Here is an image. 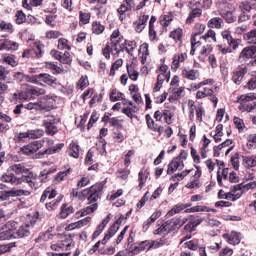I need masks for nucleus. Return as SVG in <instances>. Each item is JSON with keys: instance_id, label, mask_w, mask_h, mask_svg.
I'll use <instances>...</instances> for the list:
<instances>
[{"instance_id": "cd10ccee", "label": "nucleus", "mask_w": 256, "mask_h": 256, "mask_svg": "<svg viewBox=\"0 0 256 256\" xmlns=\"http://www.w3.org/2000/svg\"><path fill=\"white\" fill-rule=\"evenodd\" d=\"M37 137H39V135L37 134V131H35V130H31V131H28V132L20 133L18 135V138L20 139V141H23V139H27V138L37 139Z\"/></svg>"}, {"instance_id": "69168bd1", "label": "nucleus", "mask_w": 256, "mask_h": 256, "mask_svg": "<svg viewBox=\"0 0 256 256\" xmlns=\"http://www.w3.org/2000/svg\"><path fill=\"white\" fill-rule=\"evenodd\" d=\"M122 113H124V115H127L129 117V119H134V115L133 113H135V111L133 110V108L127 106V107H124L122 109Z\"/></svg>"}, {"instance_id": "a18cd8bd", "label": "nucleus", "mask_w": 256, "mask_h": 256, "mask_svg": "<svg viewBox=\"0 0 256 256\" xmlns=\"http://www.w3.org/2000/svg\"><path fill=\"white\" fill-rule=\"evenodd\" d=\"M26 19L27 18L25 16V13H23V11L18 10L16 12V23H17V25H21V24L25 23Z\"/></svg>"}, {"instance_id": "e2e57ef3", "label": "nucleus", "mask_w": 256, "mask_h": 256, "mask_svg": "<svg viewBox=\"0 0 256 256\" xmlns=\"http://www.w3.org/2000/svg\"><path fill=\"white\" fill-rule=\"evenodd\" d=\"M61 37V32L59 31H48L46 32V39H59Z\"/></svg>"}, {"instance_id": "2eb2a0df", "label": "nucleus", "mask_w": 256, "mask_h": 256, "mask_svg": "<svg viewBox=\"0 0 256 256\" xmlns=\"http://www.w3.org/2000/svg\"><path fill=\"white\" fill-rule=\"evenodd\" d=\"M222 37L225 39L230 47L232 49H237L239 47V43H237V40L233 39V36H231V32L229 31H223L222 32Z\"/></svg>"}, {"instance_id": "2f4dec72", "label": "nucleus", "mask_w": 256, "mask_h": 256, "mask_svg": "<svg viewBox=\"0 0 256 256\" xmlns=\"http://www.w3.org/2000/svg\"><path fill=\"white\" fill-rule=\"evenodd\" d=\"M125 97V94H123L120 91H117V89H113L110 93V101H121Z\"/></svg>"}, {"instance_id": "9d476101", "label": "nucleus", "mask_w": 256, "mask_h": 256, "mask_svg": "<svg viewBox=\"0 0 256 256\" xmlns=\"http://www.w3.org/2000/svg\"><path fill=\"white\" fill-rule=\"evenodd\" d=\"M133 9H135V0H123L117 11L119 15H125L129 11H133Z\"/></svg>"}, {"instance_id": "20e7f679", "label": "nucleus", "mask_w": 256, "mask_h": 256, "mask_svg": "<svg viewBox=\"0 0 256 256\" xmlns=\"http://www.w3.org/2000/svg\"><path fill=\"white\" fill-rule=\"evenodd\" d=\"M57 119L55 116H48L45 120H43V125L45 127V131L47 135H57L59 133V129L57 128Z\"/></svg>"}, {"instance_id": "a211bd4d", "label": "nucleus", "mask_w": 256, "mask_h": 256, "mask_svg": "<svg viewBox=\"0 0 256 256\" xmlns=\"http://www.w3.org/2000/svg\"><path fill=\"white\" fill-rule=\"evenodd\" d=\"M15 239V229L10 228L0 232V241H9Z\"/></svg>"}, {"instance_id": "4468645a", "label": "nucleus", "mask_w": 256, "mask_h": 256, "mask_svg": "<svg viewBox=\"0 0 256 256\" xmlns=\"http://www.w3.org/2000/svg\"><path fill=\"white\" fill-rule=\"evenodd\" d=\"M166 225H168V232L171 233L176 229H181V217H174L170 220L166 221Z\"/></svg>"}, {"instance_id": "bf43d9fd", "label": "nucleus", "mask_w": 256, "mask_h": 256, "mask_svg": "<svg viewBox=\"0 0 256 256\" xmlns=\"http://www.w3.org/2000/svg\"><path fill=\"white\" fill-rule=\"evenodd\" d=\"M0 29L1 31L6 30L9 31V33H13V24L2 21L0 23Z\"/></svg>"}, {"instance_id": "ea45409f", "label": "nucleus", "mask_w": 256, "mask_h": 256, "mask_svg": "<svg viewBox=\"0 0 256 256\" xmlns=\"http://www.w3.org/2000/svg\"><path fill=\"white\" fill-rule=\"evenodd\" d=\"M195 110H196V117H197L199 123H201L203 121V115L205 113V108H203V106L200 104L198 106H195Z\"/></svg>"}, {"instance_id": "423d86ee", "label": "nucleus", "mask_w": 256, "mask_h": 256, "mask_svg": "<svg viewBox=\"0 0 256 256\" xmlns=\"http://www.w3.org/2000/svg\"><path fill=\"white\" fill-rule=\"evenodd\" d=\"M64 147L65 143L56 144L54 147L47 148L46 150L37 153L35 155L36 159H43L45 155H55V153H59V151H61V149H63Z\"/></svg>"}, {"instance_id": "6e6552de", "label": "nucleus", "mask_w": 256, "mask_h": 256, "mask_svg": "<svg viewBox=\"0 0 256 256\" xmlns=\"http://www.w3.org/2000/svg\"><path fill=\"white\" fill-rule=\"evenodd\" d=\"M41 149V142L34 141L29 143L21 148L23 155H33V153H37Z\"/></svg>"}, {"instance_id": "473e14b6", "label": "nucleus", "mask_w": 256, "mask_h": 256, "mask_svg": "<svg viewBox=\"0 0 256 256\" xmlns=\"http://www.w3.org/2000/svg\"><path fill=\"white\" fill-rule=\"evenodd\" d=\"M203 211H206L207 213H209V207L207 206H194V207H191V208H187L185 210V213H200V212H203Z\"/></svg>"}, {"instance_id": "dca6fc26", "label": "nucleus", "mask_w": 256, "mask_h": 256, "mask_svg": "<svg viewBox=\"0 0 256 256\" xmlns=\"http://www.w3.org/2000/svg\"><path fill=\"white\" fill-rule=\"evenodd\" d=\"M181 167V161H179V158H174L169 164L167 169V175H173L175 171H179V168Z\"/></svg>"}, {"instance_id": "58836bf2", "label": "nucleus", "mask_w": 256, "mask_h": 256, "mask_svg": "<svg viewBox=\"0 0 256 256\" xmlns=\"http://www.w3.org/2000/svg\"><path fill=\"white\" fill-rule=\"evenodd\" d=\"M124 45H128V47L130 48H125L126 53H128L129 55H131L132 51H135V49L137 48V42L133 41H129V40H125L124 41Z\"/></svg>"}, {"instance_id": "0eeeda50", "label": "nucleus", "mask_w": 256, "mask_h": 256, "mask_svg": "<svg viewBox=\"0 0 256 256\" xmlns=\"http://www.w3.org/2000/svg\"><path fill=\"white\" fill-rule=\"evenodd\" d=\"M223 239L230 245H239L241 243V233L232 231L230 234L225 233L222 235Z\"/></svg>"}, {"instance_id": "4be33fe9", "label": "nucleus", "mask_w": 256, "mask_h": 256, "mask_svg": "<svg viewBox=\"0 0 256 256\" xmlns=\"http://www.w3.org/2000/svg\"><path fill=\"white\" fill-rule=\"evenodd\" d=\"M243 165L246 169H251L256 167V157L253 156H243Z\"/></svg>"}, {"instance_id": "b1692460", "label": "nucleus", "mask_w": 256, "mask_h": 256, "mask_svg": "<svg viewBox=\"0 0 256 256\" xmlns=\"http://www.w3.org/2000/svg\"><path fill=\"white\" fill-rule=\"evenodd\" d=\"M69 155L74 159H79V145L76 144L74 141L70 143L69 146Z\"/></svg>"}, {"instance_id": "412c9836", "label": "nucleus", "mask_w": 256, "mask_h": 256, "mask_svg": "<svg viewBox=\"0 0 256 256\" xmlns=\"http://www.w3.org/2000/svg\"><path fill=\"white\" fill-rule=\"evenodd\" d=\"M2 59L4 63H7L11 67H17V65H19V63L16 60L17 57H15V55L13 54H3Z\"/></svg>"}, {"instance_id": "052dcab7", "label": "nucleus", "mask_w": 256, "mask_h": 256, "mask_svg": "<svg viewBox=\"0 0 256 256\" xmlns=\"http://www.w3.org/2000/svg\"><path fill=\"white\" fill-rule=\"evenodd\" d=\"M6 193L8 197H19L21 195H24V190H6Z\"/></svg>"}, {"instance_id": "1a4fd4ad", "label": "nucleus", "mask_w": 256, "mask_h": 256, "mask_svg": "<svg viewBox=\"0 0 256 256\" xmlns=\"http://www.w3.org/2000/svg\"><path fill=\"white\" fill-rule=\"evenodd\" d=\"M17 49H19V44L17 42H13L9 39L0 40V51H17Z\"/></svg>"}, {"instance_id": "4d7b16f0", "label": "nucleus", "mask_w": 256, "mask_h": 256, "mask_svg": "<svg viewBox=\"0 0 256 256\" xmlns=\"http://www.w3.org/2000/svg\"><path fill=\"white\" fill-rule=\"evenodd\" d=\"M71 173V168H68L66 171H61L55 176V181H63L67 175Z\"/></svg>"}, {"instance_id": "5701e85b", "label": "nucleus", "mask_w": 256, "mask_h": 256, "mask_svg": "<svg viewBox=\"0 0 256 256\" xmlns=\"http://www.w3.org/2000/svg\"><path fill=\"white\" fill-rule=\"evenodd\" d=\"M203 14V10L201 8H194L188 18L186 19V23H193V20L197 17H201V15Z\"/></svg>"}, {"instance_id": "c9c22d12", "label": "nucleus", "mask_w": 256, "mask_h": 256, "mask_svg": "<svg viewBox=\"0 0 256 256\" xmlns=\"http://www.w3.org/2000/svg\"><path fill=\"white\" fill-rule=\"evenodd\" d=\"M92 31L96 35H101V33H103V31H105V26L101 25V22H94L92 24Z\"/></svg>"}, {"instance_id": "bb28decb", "label": "nucleus", "mask_w": 256, "mask_h": 256, "mask_svg": "<svg viewBox=\"0 0 256 256\" xmlns=\"http://www.w3.org/2000/svg\"><path fill=\"white\" fill-rule=\"evenodd\" d=\"M45 67H46V69H50V71H52L53 75H61V71H63L61 69V67L57 66V64H55L53 62H46Z\"/></svg>"}, {"instance_id": "0e129e2a", "label": "nucleus", "mask_w": 256, "mask_h": 256, "mask_svg": "<svg viewBox=\"0 0 256 256\" xmlns=\"http://www.w3.org/2000/svg\"><path fill=\"white\" fill-rule=\"evenodd\" d=\"M247 141H248L247 147H249V149L255 147L254 144H256V134H250V135H248Z\"/></svg>"}, {"instance_id": "338daca9", "label": "nucleus", "mask_w": 256, "mask_h": 256, "mask_svg": "<svg viewBox=\"0 0 256 256\" xmlns=\"http://www.w3.org/2000/svg\"><path fill=\"white\" fill-rule=\"evenodd\" d=\"M45 47V45L43 44H37L36 48L34 49V53L36 55V57H43V48Z\"/></svg>"}, {"instance_id": "c756f323", "label": "nucleus", "mask_w": 256, "mask_h": 256, "mask_svg": "<svg viewBox=\"0 0 256 256\" xmlns=\"http://www.w3.org/2000/svg\"><path fill=\"white\" fill-rule=\"evenodd\" d=\"M223 23V19L219 17L212 18L208 21V27L210 29H213L215 27L216 29H221V25Z\"/></svg>"}, {"instance_id": "f257e3e1", "label": "nucleus", "mask_w": 256, "mask_h": 256, "mask_svg": "<svg viewBox=\"0 0 256 256\" xmlns=\"http://www.w3.org/2000/svg\"><path fill=\"white\" fill-rule=\"evenodd\" d=\"M103 185H105V181L101 182L100 184L93 185L90 188L84 189L81 193H79L78 199L83 201V199L87 197L89 204L97 203L99 195H101V192L103 191Z\"/></svg>"}, {"instance_id": "9b49d317", "label": "nucleus", "mask_w": 256, "mask_h": 256, "mask_svg": "<svg viewBox=\"0 0 256 256\" xmlns=\"http://www.w3.org/2000/svg\"><path fill=\"white\" fill-rule=\"evenodd\" d=\"M147 21H149V15H142L137 21L133 23L136 33H141L143 29H145Z\"/></svg>"}, {"instance_id": "393cba45", "label": "nucleus", "mask_w": 256, "mask_h": 256, "mask_svg": "<svg viewBox=\"0 0 256 256\" xmlns=\"http://www.w3.org/2000/svg\"><path fill=\"white\" fill-rule=\"evenodd\" d=\"M75 209H73V206H67V204H63L61 207L60 217L61 219H67L71 213H73Z\"/></svg>"}, {"instance_id": "6e6d98bb", "label": "nucleus", "mask_w": 256, "mask_h": 256, "mask_svg": "<svg viewBox=\"0 0 256 256\" xmlns=\"http://www.w3.org/2000/svg\"><path fill=\"white\" fill-rule=\"evenodd\" d=\"M190 223L195 227H199L203 223V218L199 216H190Z\"/></svg>"}, {"instance_id": "f8f14e48", "label": "nucleus", "mask_w": 256, "mask_h": 256, "mask_svg": "<svg viewBox=\"0 0 256 256\" xmlns=\"http://www.w3.org/2000/svg\"><path fill=\"white\" fill-rule=\"evenodd\" d=\"M31 235V230L29 229V224L20 226L18 229H15V239H23Z\"/></svg>"}, {"instance_id": "79ce46f5", "label": "nucleus", "mask_w": 256, "mask_h": 256, "mask_svg": "<svg viewBox=\"0 0 256 256\" xmlns=\"http://www.w3.org/2000/svg\"><path fill=\"white\" fill-rule=\"evenodd\" d=\"M167 231V235H169V224L167 221L163 223L158 229L155 230L154 235H161V233H165Z\"/></svg>"}, {"instance_id": "a878e982", "label": "nucleus", "mask_w": 256, "mask_h": 256, "mask_svg": "<svg viewBox=\"0 0 256 256\" xmlns=\"http://www.w3.org/2000/svg\"><path fill=\"white\" fill-rule=\"evenodd\" d=\"M37 111H50L52 109L51 106L47 103V99L42 98L37 103Z\"/></svg>"}, {"instance_id": "c85d7f7f", "label": "nucleus", "mask_w": 256, "mask_h": 256, "mask_svg": "<svg viewBox=\"0 0 256 256\" xmlns=\"http://www.w3.org/2000/svg\"><path fill=\"white\" fill-rule=\"evenodd\" d=\"M221 17L225 19L226 23H235V21H237V18H235L231 11L223 10L221 12Z\"/></svg>"}, {"instance_id": "f03ea898", "label": "nucleus", "mask_w": 256, "mask_h": 256, "mask_svg": "<svg viewBox=\"0 0 256 256\" xmlns=\"http://www.w3.org/2000/svg\"><path fill=\"white\" fill-rule=\"evenodd\" d=\"M28 80H30V83H36L37 85H42V83H45L54 89H57V87L61 85V83L57 81V78L47 73L33 75L32 77H28Z\"/></svg>"}, {"instance_id": "c03bdc74", "label": "nucleus", "mask_w": 256, "mask_h": 256, "mask_svg": "<svg viewBox=\"0 0 256 256\" xmlns=\"http://www.w3.org/2000/svg\"><path fill=\"white\" fill-rule=\"evenodd\" d=\"M143 175L146 177H149V170L146 169L144 172L143 171H140L138 173V179H139V187L140 189H143V185H145V181L143 180Z\"/></svg>"}, {"instance_id": "5fc2aeb1", "label": "nucleus", "mask_w": 256, "mask_h": 256, "mask_svg": "<svg viewBox=\"0 0 256 256\" xmlns=\"http://www.w3.org/2000/svg\"><path fill=\"white\" fill-rule=\"evenodd\" d=\"M162 117H164L165 123H167V125H171V123H173V121L171 120L173 119V113H171L170 110H165L162 113Z\"/></svg>"}, {"instance_id": "09e8293b", "label": "nucleus", "mask_w": 256, "mask_h": 256, "mask_svg": "<svg viewBox=\"0 0 256 256\" xmlns=\"http://www.w3.org/2000/svg\"><path fill=\"white\" fill-rule=\"evenodd\" d=\"M109 124L111 127H117V129H123V124H121V120L117 117H112L109 120Z\"/></svg>"}, {"instance_id": "6ab92c4d", "label": "nucleus", "mask_w": 256, "mask_h": 256, "mask_svg": "<svg viewBox=\"0 0 256 256\" xmlns=\"http://www.w3.org/2000/svg\"><path fill=\"white\" fill-rule=\"evenodd\" d=\"M183 77L186 79H189L190 81H195L196 79H199V70H187L184 69L182 71Z\"/></svg>"}, {"instance_id": "49530a36", "label": "nucleus", "mask_w": 256, "mask_h": 256, "mask_svg": "<svg viewBox=\"0 0 256 256\" xmlns=\"http://www.w3.org/2000/svg\"><path fill=\"white\" fill-rule=\"evenodd\" d=\"M119 35H120L119 30H115L111 35L110 41H111V43L114 44V47H117V45H119V43L121 41V38H119ZM117 39H119V40H117Z\"/></svg>"}, {"instance_id": "774afa93", "label": "nucleus", "mask_w": 256, "mask_h": 256, "mask_svg": "<svg viewBox=\"0 0 256 256\" xmlns=\"http://www.w3.org/2000/svg\"><path fill=\"white\" fill-rule=\"evenodd\" d=\"M233 255V249L231 248H224L220 251V256H231Z\"/></svg>"}, {"instance_id": "39448f33", "label": "nucleus", "mask_w": 256, "mask_h": 256, "mask_svg": "<svg viewBox=\"0 0 256 256\" xmlns=\"http://www.w3.org/2000/svg\"><path fill=\"white\" fill-rule=\"evenodd\" d=\"M256 55V46H248L243 48V50L241 51L238 61L239 63H243L245 62L246 59H253L255 58Z\"/></svg>"}, {"instance_id": "f704fd0d", "label": "nucleus", "mask_w": 256, "mask_h": 256, "mask_svg": "<svg viewBox=\"0 0 256 256\" xmlns=\"http://www.w3.org/2000/svg\"><path fill=\"white\" fill-rule=\"evenodd\" d=\"M127 72L132 81H137L139 79V72L133 68V66L127 65Z\"/></svg>"}, {"instance_id": "aec40b11", "label": "nucleus", "mask_w": 256, "mask_h": 256, "mask_svg": "<svg viewBox=\"0 0 256 256\" xmlns=\"http://www.w3.org/2000/svg\"><path fill=\"white\" fill-rule=\"evenodd\" d=\"M181 211H185V204L178 203L172 207L166 214V217H173V215H177V213H181Z\"/></svg>"}, {"instance_id": "7ed1b4c3", "label": "nucleus", "mask_w": 256, "mask_h": 256, "mask_svg": "<svg viewBox=\"0 0 256 256\" xmlns=\"http://www.w3.org/2000/svg\"><path fill=\"white\" fill-rule=\"evenodd\" d=\"M255 98L256 94L251 93L239 96L237 100V103H240L238 109L240 111H247L248 113H251V111H254V109H256V103H249V101H253Z\"/></svg>"}, {"instance_id": "de8ad7c7", "label": "nucleus", "mask_w": 256, "mask_h": 256, "mask_svg": "<svg viewBox=\"0 0 256 256\" xmlns=\"http://www.w3.org/2000/svg\"><path fill=\"white\" fill-rule=\"evenodd\" d=\"M29 77L33 76L25 75L23 72H16L14 74V79H16V81H23L25 79L26 81H28V83H31Z\"/></svg>"}, {"instance_id": "37998d69", "label": "nucleus", "mask_w": 256, "mask_h": 256, "mask_svg": "<svg viewBox=\"0 0 256 256\" xmlns=\"http://www.w3.org/2000/svg\"><path fill=\"white\" fill-rule=\"evenodd\" d=\"M71 61V54H69V52L61 54L60 63H63L64 65H71Z\"/></svg>"}, {"instance_id": "680f3d73", "label": "nucleus", "mask_w": 256, "mask_h": 256, "mask_svg": "<svg viewBox=\"0 0 256 256\" xmlns=\"http://www.w3.org/2000/svg\"><path fill=\"white\" fill-rule=\"evenodd\" d=\"M163 81H164L163 76L161 74H159L157 77V83L155 84V86L153 88L154 93H157V91L161 90V85H163Z\"/></svg>"}, {"instance_id": "f3484780", "label": "nucleus", "mask_w": 256, "mask_h": 256, "mask_svg": "<svg viewBox=\"0 0 256 256\" xmlns=\"http://www.w3.org/2000/svg\"><path fill=\"white\" fill-rule=\"evenodd\" d=\"M23 92L26 93V96H28L29 99H33V97H39V95H41V90L34 86H27Z\"/></svg>"}, {"instance_id": "13d9d810", "label": "nucleus", "mask_w": 256, "mask_h": 256, "mask_svg": "<svg viewBox=\"0 0 256 256\" xmlns=\"http://www.w3.org/2000/svg\"><path fill=\"white\" fill-rule=\"evenodd\" d=\"M241 13H246L249 14L251 13V11H253V8L250 7V5L248 3L242 2L239 6Z\"/></svg>"}, {"instance_id": "ddd939ff", "label": "nucleus", "mask_w": 256, "mask_h": 256, "mask_svg": "<svg viewBox=\"0 0 256 256\" xmlns=\"http://www.w3.org/2000/svg\"><path fill=\"white\" fill-rule=\"evenodd\" d=\"M247 75V68H239L233 73L232 80L235 85H241V81H243V77Z\"/></svg>"}, {"instance_id": "4c0bfd02", "label": "nucleus", "mask_w": 256, "mask_h": 256, "mask_svg": "<svg viewBox=\"0 0 256 256\" xmlns=\"http://www.w3.org/2000/svg\"><path fill=\"white\" fill-rule=\"evenodd\" d=\"M244 39L249 41V43L256 44V29L251 30L250 32L244 34Z\"/></svg>"}, {"instance_id": "3c124183", "label": "nucleus", "mask_w": 256, "mask_h": 256, "mask_svg": "<svg viewBox=\"0 0 256 256\" xmlns=\"http://www.w3.org/2000/svg\"><path fill=\"white\" fill-rule=\"evenodd\" d=\"M230 161H231V164H232V166H233V169H234L235 171H239V153H235V154L231 157Z\"/></svg>"}, {"instance_id": "72a5a7b5", "label": "nucleus", "mask_w": 256, "mask_h": 256, "mask_svg": "<svg viewBox=\"0 0 256 256\" xmlns=\"http://www.w3.org/2000/svg\"><path fill=\"white\" fill-rule=\"evenodd\" d=\"M97 207H99V205L94 203L91 206L84 208L81 210L80 217H85V215H89V213H95V211H97Z\"/></svg>"}, {"instance_id": "864d4df0", "label": "nucleus", "mask_w": 256, "mask_h": 256, "mask_svg": "<svg viewBox=\"0 0 256 256\" xmlns=\"http://www.w3.org/2000/svg\"><path fill=\"white\" fill-rule=\"evenodd\" d=\"M119 231V226L113 224L109 227L106 236L111 239V237H115V234Z\"/></svg>"}, {"instance_id": "8fccbe9b", "label": "nucleus", "mask_w": 256, "mask_h": 256, "mask_svg": "<svg viewBox=\"0 0 256 256\" xmlns=\"http://www.w3.org/2000/svg\"><path fill=\"white\" fill-rule=\"evenodd\" d=\"M1 181L3 183H11V185H14V183H15V176L13 174H4L1 177Z\"/></svg>"}, {"instance_id": "7c9ffc66", "label": "nucleus", "mask_w": 256, "mask_h": 256, "mask_svg": "<svg viewBox=\"0 0 256 256\" xmlns=\"http://www.w3.org/2000/svg\"><path fill=\"white\" fill-rule=\"evenodd\" d=\"M11 171H14L16 175H21V173H29V169L25 168L23 164H14L10 167Z\"/></svg>"}, {"instance_id": "a19ab883", "label": "nucleus", "mask_w": 256, "mask_h": 256, "mask_svg": "<svg viewBox=\"0 0 256 256\" xmlns=\"http://www.w3.org/2000/svg\"><path fill=\"white\" fill-rule=\"evenodd\" d=\"M79 19H80V22L83 23V25H87V23H89V21L91 20V14L80 11Z\"/></svg>"}, {"instance_id": "e433bc0d", "label": "nucleus", "mask_w": 256, "mask_h": 256, "mask_svg": "<svg viewBox=\"0 0 256 256\" xmlns=\"http://www.w3.org/2000/svg\"><path fill=\"white\" fill-rule=\"evenodd\" d=\"M170 37L174 39V41H181L183 37V29L178 28L170 33Z\"/></svg>"}, {"instance_id": "603ef678", "label": "nucleus", "mask_w": 256, "mask_h": 256, "mask_svg": "<svg viewBox=\"0 0 256 256\" xmlns=\"http://www.w3.org/2000/svg\"><path fill=\"white\" fill-rule=\"evenodd\" d=\"M164 245V241L163 240H154L151 241L149 244V247L147 248V250H151V249H159V247H163Z\"/></svg>"}]
</instances>
